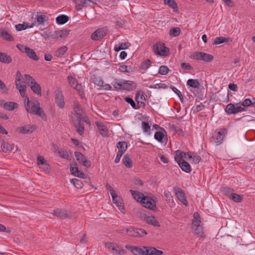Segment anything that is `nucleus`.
<instances>
[{
  "label": "nucleus",
  "mask_w": 255,
  "mask_h": 255,
  "mask_svg": "<svg viewBox=\"0 0 255 255\" xmlns=\"http://www.w3.org/2000/svg\"><path fill=\"white\" fill-rule=\"evenodd\" d=\"M24 101L26 110L28 113L38 115L44 121L46 120V115L40 107V104L37 101H30L28 97H26Z\"/></svg>",
  "instance_id": "obj_1"
},
{
  "label": "nucleus",
  "mask_w": 255,
  "mask_h": 255,
  "mask_svg": "<svg viewBox=\"0 0 255 255\" xmlns=\"http://www.w3.org/2000/svg\"><path fill=\"white\" fill-rule=\"evenodd\" d=\"M112 84L115 89L117 90H124L127 91H132L135 89L136 84L134 82L129 80H124L115 79Z\"/></svg>",
  "instance_id": "obj_2"
},
{
  "label": "nucleus",
  "mask_w": 255,
  "mask_h": 255,
  "mask_svg": "<svg viewBox=\"0 0 255 255\" xmlns=\"http://www.w3.org/2000/svg\"><path fill=\"white\" fill-rule=\"evenodd\" d=\"M47 20L48 17L41 12L33 13L31 15L30 27H33L34 26L43 25Z\"/></svg>",
  "instance_id": "obj_3"
},
{
  "label": "nucleus",
  "mask_w": 255,
  "mask_h": 255,
  "mask_svg": "<svg viewBox=\"0 0 255 255\" xmlns=\"http://www.w3.org/2000/svg\"><path fill=\"white\" fill-rule=\"evenodd\" d=\"M224 110L228 115H230L246 111V109L241 106L240 103L236 104L230 103L226 106Z\"/></svg>",
  "instance_id": "obj_4"
},
{
  "label": "nucleus",
  "mask_w": 255,
  "mask_h": 255,
  "mask_svg": "<svg viewBox=\"0 0 255 255\" xmlns=\"http://www.w3.org/2000/svg\"><path fill=\"white\" fill-rule=\"evenodd\" d=\"M152 50L157 55L161 56H166L169 53V49L165 46L164 43L157 42L152 46Z\"/></svg>",
  "instance_id": "obj_5"
},
{
  "label": "nucleus",
  "mask_w": 255,
  "mask_h": 255,
  "mask_svg": "<svg viewBox=\"0 0 255 255\" xmlns=\"http://www.w3.org/2000/svg\"><path fill=\"white\" fill-rule=\"evenodd\" d=\"M105 246L109 251L114 255H124L126 253L125 250L116 243L107 242L105 243Z\"/></svg>",
  "instance_id": "obj_6"
},
{
  "label": "nucleus",
  "mask_w": 255,
  "mask_h": 255,
  "mask_svg": "<svg viewBox=\"0 0 255 255\" xmlns=\"http://www.w3.org/2000/svg\"><path fill=\"white\" fill-rule=\"evenodd\" d=\"M25 80L29 83L31 90L37 95L41 96V88L40 86L35 81L30 75L25 74L24 75Z\"/></svg>",
  "instance_id": "obj_7"
},
{
  "label": "nucleus",
  "mask_w": 255,
  "mask_h": 255,
  "mask_svg": "<svg viewBox=\"0 0 255 255\" xmlns=\"http://www.w3.org/2000/svg\"><path fill=\"white\" fill-rule=\"evenodd\" d=\"M141 203L143 207L154 210L156 208V204L155 201L149 197L144 196L141 200Z\"/></svg>",
  "instance_id": "obj_8"
},
{
  "label": "nucleus",
  "mask_w": 255,
  "mask_h": 255,
  "mask_svg": "<svg viewBox=\"0 0 255 255\" xmlns=\"http://www.w3.org/2000/svg\"><path fill=\"white\" fill-rule=\"evenodd\" d=\"M143 255H162L163 251L158 250L154 247H142Z\"/></svg>",
  "instance_id": "obj_9"
},
{
  "label": "nucleus",
  "mask_w": 255,
  "mask_h": 255,
  "mask_svg": "<svg viewBox=\"0 0 255 255\" xmlns=\"http://www.w3.org/2000/svg\"><path fill=\"white\" fill-rule=\"evenodd\" d=\"M228 129L225 128L221 129L217 133L215 137V142L217 145L221 144L228 133Z\"/></svg>",
  "instance_id": "obj_10"
},
{
  "label": "nucleus",
  "mask_w": 255,
  "mask_h": 255,
  "mask_svg": "<svg viewBox=\"0 0 255 255\" xmlns=\"http://www.w3.org/2000/svg\"><path fill=\"white\" fill-rule=\"evenodd\" d=\"M67 80L69 84L71 87L78 91L79 92L83 90V87L81 84H79L77 80L72 76H68Z\"/></svg>",
  "instance_id": "obj_11"
},
{
  "label": "nucleus",
  "mask_w": 255,
  "mask_h": 255,
  "mask_svg": "<svg viewBox=\"0 0 255 255\" xmlns=\"http://www.w3.org/2000/svg\"><path fill=\"white\" fill-rule=\"evenodd\" d=\"M55 101L58 107L63 109L65 106L64 95L61 90H57L55 92Z\"/></svg>",
  "instance_id": "obj_12"
},
{
  "label": "nucleus",
  "mask_w": 255,
  "mask_h": 255,
  "mask_svg": "<svg viewBox=\"0 0 255 255\" xmlns=\"http://www.w3.org/2000/svg\"><path fill=\"white\" fill-rule=\"evenodd\" d=\"M75 155L76 159L79 162L84 166L86 168H89L91 166V162L86 159L85 156L79 152H75Z\"/></svg>",
  "instance_id": "obj_13"
},
{
  "label": "nucleus",
  "mask_w": 255,
  "mask_h": 255,
  "mask_svg": "<svg viewBox=\"0 0 255 255\" xmlns=\"http://www.w3.org/2000/svg\"><path fill=\"white\" fill-rule=\"evenodd\" d=\"M161 130L162 131H157L155 133L154 138L161 143L166 144L167 137L166 135V131L163 128H161Z\"/></svg>",
  "instance_id": "obj_14"
},
{
  "label": "nucleus",
  "mask_w": 255,
  "mask_h": 255,
  "mask_svg": "<svg viewBox=\"0 0 255 255\" xmlns=\"http://www.w3.org/2000/svg\"><path fill=\"white\" fill-rule=\"evenodd\" d=\"M188 152H185L180 150H177L175 151L174 159L177 162H180L183 161L189 160L188 159Z\"/></svg>",
  "instance_id": "obj_15"
},
{
  "label": "nucleus",
  "mask_w": 255,
  "mask_h": 255,
  "mask_svg": "<svg viewBox=\"0 0 255 255\" xmlns=\"http://www.w3.org/2000/svg\"><path fill=\"white\" fill-rule=\"evenodd\" d=\"M106 34V31L104 28H99L92 34L91 38L93 40H98L103 38Z\"/></svg>",
  "instance_id": "obj_16"
},
{
  "label": "nucleus",
  "mask_w": 255,
  "mask_h": 255,
  "mask_svg": "<svg viewBox=\"0 0 255 255\" xmlns=\"http://www.w3.org/2000/svg\"><path fill=\"white\" fill-rule=\"evenodd\" d=\"M174 191L175 194L176 196L178 198V199L181 201V202L187 206V201L186 199L185 194L183 191L179 188H175L174 189Z\"/></svg>",
  "instance_id": "obj_17"
},
{
  "label": "nucleus",
  "mask_w": 255,
  "mask_h": 255,
  "mask_svg": "<svg viewBox=\"0 0 255 255\" xmlns=\"http://www.w3.org/2000/svg\"><path fill=\"white\" fill-rule=\"evenodd\" d=\"M96 125L98 127L99 131L100 134L103 137H108L109 136V129H108L107 126L104 125L103 124L97 122H96Z\"/></svg>",
  "instance_id": "obj_18"
},
{
  "label": "nucleus",
  "mask_w": 255,
  "mask_h": 255,
  "mask_svg": "<svg viewBox=\"0 0 255 255\" xmlns=\"http://www.w3.org/2000/svg\"><path fill=\"white\" fill-rule=\"evenodd\" d=\"M135 100L139 106H145V98L143 92L137 91L135 93Z\"/></svg>",
  "instance_id": "obj_19"
},
{
  "label": "nucleus",
  "mask_w": 255,
  "mask_h": 255,
  "mask_svg": "<svg viewBox=\"0 0 255 255\" xmlns=\"http://www.w3.org/2000/svg\"><path fill=\"white\" fill-rule=\"evenodd\" d=\"M52 214L54 216L60 218H65L68 216L67 211L61 208L54 209Z\"/></svg>",
  "instance_id": "obj_20"
},
{
  "label": "nucleus",
  "mask_w": 255,
  "mask_h": 255,
  "mask_svg": "<svg viewBox=\"0 0 255 255\" xmlns=\"http://www.w3.org/2000/svg\"><path fill=\"white\" fill-rule=\"evenodd\" d=\"M126 248L129 250L134 255H143L142 247L127 245L126 246Z\"/></svg>",
  "instance_id": "obj_21"
},
{
  "label": "nucleus",
  "mask_w": 255,
  "mask_h": 255,
  "mask_svg": "<svg viewBox=\"0 0 255 255\" xmlns=\"http://www.w3.org/2000/svg\"><path fill=\"white\" fill-rule=\"evenodd\" d=\"M188 159H189L188 161L195 164H198L201 160L199 155L191 151L188 152Z\"/></svg>",
  "instance_id": "obj_22"
},
{
  "label": "nucleus",
  "mask_w": 255,
  "mask_h": 255,
  "mask_svg": "<svg viewBox=\"0 0 255 255\" xmlns=\"http://www.w3.org/2000/svg\"><path fill=\"white\" fill-rule=\"evenodd\" d=\"M145 222L154 227H159L160 224L156 219L155 217L152 216H146L144 218Z\"/></svg>",
  "instance_id": "obj_23"
},
{
  "label": "nucleus",
  "mask_w": 255,
  "mask_h": 255,
  "mask_svg": "<svg viewBox=\"0 0 255 255\" xmlns=\"http://www.w3.org/2000/svg\"><path fill=\"white\" fill-rule=\"evenodd\" d=\"M181 169L186 173H189L191 171L192 168L190 165L186 161H183L177 163Z\"/></svg>",
  "instance_id": "obj_24"
},
{
  "label": "nucleus",
  "mask_w": 255,
  "mask_h": 255,
  "mask_svg": "<svg viewBox=\"0 0 255 255\" xmlns=\"http://www.w3.org/2000/svg\"><path fill=\"white\" fill-rule=\"evenodd\" d=\"M93 0H80L76 5V9L79 10L84 7H87L90 3H93Z\"/></svg>",
  "instance_id": "obj_25"
},
{
  "label": "nucleus",
  "mask_w": 255,
  "mask_h": 255,
  "mask_svg": "<svg viewBox=\"0 0 255 255\" xmlns=\"http://www.w3.org/2000/svg\"><path fill=\"white\" fill-rule=\"evenodd\" d=\"M0 62L4 64H9L12 62V58L6 53L0 51Z\"/></svg>",
  "instance_id": "obj_26"
},
{
  "label": "nucleus",
  "mask_w": 255,
  "mask_h": 255,
  "mask_svg": "<svg viewBox=\"0 0 255 255\" xmlns=\"http://www.w3.org/2000/svg\"><path fill=\"white\" fill-rule=\"evenodd\" d=\"M117 148L118 149L119 153L124 154L128 148L127 143L125 141H119L117 143Z\"/></svg>",
  "instance_id": "obj_27"
},
{
  "label": "nucleus",
  "mask_w": 255,
  "mask_h": 255,
  "mask_svg": "<svg viewBox=\"0 0 255 255\" xmlns=\"http://www.w3.org/2000/svg\"><path fill=\"white\" fill-rule=\"evenodd\" d=\"M71 117L74 124H75V123H80L82 119V115L80 113V110H78V111H75L74 112L72 113Z\"/></svg>",
  "instance_id": "obj_28"
},
{
  "label": "nucleus",
  "mask_w": 255,
  "mask_h": 255,
  "mask_svg": "<svg viewBox=\"0 0 255 255\" xmlns=\"http://www.w3.org/2000/svg\"><path fill=\"white\" fill-rule=\"evenodd\" d=\"M1 148L3 152L7 153L10 152L14 148V145L8 142H3L1 145Z\"/></svg>",
  "instance_id": "obj_29"
},
{
  "label": "nucleus",
  "mask_w": 255,
  "mask_h": 255,
  "mask_svg": "<svg viewBox=\"0 0 255 255\" xmlns=\"http://www.w3.org/2000/svg\"><path fill=\"white\" fill-rule=\"evenodd\" d=\"M163 1L164 3L173 9L175 12H178L177 4L174 0H163Z\"/></svg>",
  "instance_id": "obj_30"
},
{
  "label": "nucleus",
  "mask_w": 255,
  "mask_h": 255,
  "mask_svg": "<svg viewBox=\"0 0 255 255\" xmlns=\"http://www.w3.org/2000/svg\"><path fill=\"white\" fill-rule=\"evenodd\" d=\"M25 53L27 54V56L33 60L38 61L39 60V57L37 56L34 50L29 47L27 48L26 52H25Z\"/></svg>",
  "instance_id": "obj_31"
},
{
  "label": "nucleus",
  "mask_w": 255,
  "mask_h": 255,
  "mask_svg": "<svg viewBox=\"0 0 255 255\" xmlns=\"http://www.w3.org/2000/svg\"><path fill=\"white\" fill-rule=\"evenodd\" d=\"M3 108L8 111H13L18 108V104L12 102H8L4 104Z\"/></svg>",
  "instance_id": "obj_32"
},
{
  "label": "nucleus",
  "mask_w": 255,
  "mask_h": 255,
  "mask_svg": "<svg viewBox=\"0 0 255 255\" xmlns=\"http://www.w3.org/2000/svg\"><path fill=\"white\" fill-rule=\"evenodd\" d=\"M193 231L195 235L200 236L201 238H205V235L204 234L203 228L202 227V226L194 227Z\"/></svg>",
  "instance_id": "obj_33"
},
{
  "label": "nucleus",
  "mask_w": 255,
  "mask_h": 255,
  "mask_svg": "<svg viewBox=\"0 0 255 255\" xmlns=\"http://www.w3.org/2000/svg\"><path fill=\"white\" fill-rule=\"evenodd\" d=\"M130 192H131L133 198L137 201H140L141 202V200H142V198H144V195L139 192L134 191L131 189L130 190Z\"/></svg>",
  "instance_id": "obj_34"
},
{
  "label": "nucleus",
  "mask_w": 255,
  "mask_h": 255,
  "mask_svg": "<svg viewBox=\"0 0 255 255\" xmlns=\"http://www.w3.org/2000/svg\"><path fill=\"white\" fill-rule=\"evenodd\" d=\"M69 34V31L68 30H60L59 31H55L54 35H52V36L54 37L59 36L61 38H65L67 37Z\"/></svg>",
  "instance_id": "obj_35"
},
{
  "label": "nucleus",
  "mask_w": 255,
  "mask_h": 255,
  "mask_svg": "<svg viewBox=\"0 0 255 255\" xmlns=\"http://www.w3.org/2000/svg\"><path fill=\"white\" fill-rule=\"evenodd\" d=\"M193 226H199L201 225V221L200 220L199 214L196 212L194 214L193 219L192 221Z\"/></svg>",
  "instance_id": "obj_36"
},
{
  "label": "nucleus",
  "mask_w": 255,
  "mask_h": 255,
  "mask_svg": "<svg viewBox=\"0 0 255 255\" xmlns=\"http://www.w3.org/2000/svg\"><path fill=\"white\" fill-rule=\"evenodd\" d=\"M69 19L68 16L65 15H60L57 17L56 19V22L59 24H63L66 23Z\"/></svg>",
  "instance_id": "obj_37"
},
{
  "label": "nucleus",
  "mask_w": 255,
  "mask_h": 255,
  "mask_svg": "<svg viewBox=\"0 0 255 255\" xmlns=\"http://www.w3.org/2000/svg\"><path fill=\"white\" fill-rule=\"evenodd\" d=\"M71 183L77 189H82L83 187V183L80 179H72L71 180Z\"/></svg>",
  "instance_id": "obj_38"
},
{
  "label": "nucleus",
  "mask_w": 255,
  "mask_h": 255,
  "mask_svg": "<svg viewBox=\"0 0 255 255\" xmlns=\"http://www.w3.org/2000/svg\"><path fill=\"white\" fill-rule=\"evenodd\" d=\"M202 56L201 60L206 62H211L214 59L213 55L203 52H202Z\"/></svg>",
  "instance_id": "obj_39"
},
{
  "label": "nucleus",
  "mask_w": 255,
  "mask_h": 255,
  "mask_svg": "<svg viewBox=\"0 0 255 255\" xmlns=\"http://www.w3.org/2000/svg\"><path fill=\"white\" fill-rule=\"evenodd\" d=\"M129 44L128 42H122L120 44L116 45L114 49L116 51H119L123 49H126L128 48Z\"/></svg>",
  "instance_id": "obj_40"
},
{
  "label": "nucleus",
  "mask_w": 255,
  "mask_h": 255,
  "mask_svg": "<svg viewBox=\"0 0 255 255\" xmlns=\"http://www.w3.org/2000/svg\"><path fill=\"white\" fill-rule=\"evenodd\" d=\"M122 161L124 163V164L127 167V168H131L132 167V161L131 159L127 155H125Z\"/></svg>",
  "instance_id": "obj_41"
},
{
  "label": "nucleus",
  "mask_w": 255,
  "mask_h": 255,
  "mask_svg": "<svg viewBox=\"0 0 255 255\" xmlns=\"http://www.w3.org/2000/svg\"><path fill=\"white\" fill-rule=\"evenodd\" d=\"M230 198L234 202L240 203L242 201L243 197L241 195L233 193L230 195Z\"/></svg>",
  "instance_id": "obj_42"
},
{
  "label": "nucleus",
  "mask_w": 255,
  "mask_h": 255,
  "mask_svg": "<svg viewBox=\"0 0 255 255\" xmlns=\"http://www.w3.org/2000/svg\"><path fill=\"white\" fill-rule=\"evenodd\" d=\"M67 49V47L66 46L61 47L56 52L55 56L58 57L62 56L66 52Z\"/></svg>",
  "instance_id": "obj_43"
},
{
  "label": "nucleus",
  "mask_w": 255,
  "mask_h": 255,
  "mask_svg": "<svg viewBox=\"0 0 255 255\" xmlns=\"http://www.w3.org/2000/svg\"><path fill=\"white\" fill-rule=\"evenodd\" d=\"M30 23L23 22L22 24H18L15 25V28L17 31H21L26 29L27 28H31L30 27Z\"/></svg>",
  "instance_id": "obj_44"
},
{
  "label": "nucleus",
  "mask_w": 255,
  "mask_h": 255,
  "mask_svg": "<svg viewBox=\"0 0 255 255\" xmlns=\"http://www.w3.org/2000/svg\"><path fill=\"white\" fill-rule=\"evenodd\" d=\"M136 229L137 228L133 227H129L126 228V231L128 236L136 237L137 236V234H136Z\"/></svg>",
  "instance_id": "obj_45"
},
{
  "label": "nucleus",
  "mask_w": 255,
  "mask_h": 255,
  "mask_svg": "<svg viewBox=\"0 0 255 255\" xmlns=\"http://www.w3.org/2000/svg\"><path fill=\"white\" fill-rule=\"evenodd\" d=\"M187 85L194 88H198L199 86V83L197 79H189L187 82Z\"/></svg>",
  "instance_id": "obj_46"
},
{
  "label": "nucleus",
  "mask_w": 255,
  "mask_h": 255,
  "mask_svg": "<svg viewBox=\"0 0 255 255\" xmlns=\"http://www.w3.org/2000/svg\"><path fill=\"white\" fill-rule=\"evenodd\" d=\"M0 35L2 36L4 39L10 41L13 39V37L6 31H2L0 32Z\"/></svg>",
  "instance_id": "obj_47"
},
{
  "label": "nucleus",
  "mask_w": 255,
  "mask_h": 255,
  "mask_svg": "<svg viewBox=\"0 0 255 255\" xmlns=\"http://www.w3.org/2000/svg\"><path fill=\"white\" fill-rule=\"evenodd\" d=\"M228 39L222 36L217 37L215 38L214 41L213 42V44L214 45H218L221 43H223L225 42L228 41Z\"/></svg>",
  "instance_id": "obj_48"
},
{
  "label": "nucleus",
  "mask_w": 255,
  "mask_h": 255,
  "mask_svg": "<svg viewBox=\"0 0 255 255\" xmlns=\"http://www.w3.org/2000/svg\"><path fill=\"white\" fill-rule=\"evenodd\" d=\"M113 201L115 205L118 207L119 210H122L124 209L123 204L121 201V199L120 197H118V195L115 200Z\"/></svg>",
  "instance_id": "obj_49"
},
{
  "label": "nucleus",
  "mask_w": 255,
  "mask_h": 255,
  "mask_svg": "<svg viewBox=\"0 0 255 255\" xmlns=\"http://www.w3.org/2000/svg\"><path fill=\"white\" fill-rule=\"evenodd\" d=\"M106 187L107 189L110 191L113 200H115L117 197V194L116 193L115 191L114 190L113 187L109 184H106Z\"/></svg>",
  "instance_id": "obj_50"
},
{
  "label": "nucleus",
  "mask_w": 255,
  "mask_h": 255,
  "mask_svg": "<svg viewBox=\"0 0 255 255\" xmlns=\"http://www.w3.org/2000/svg\"><path fill=\"white\" fill-rule=\"evenodd\" d=\"M202 52H195L190 56V58L197 60H201Z\"/></svg>",
  "instance_id": "obj_51"
},
{
  "label": "nucleus",
  "mask_w": 255,
  "mask_h": 255,
  "mask_svg": "<svg viewBox=\"0 0 255 255\" xmlns=\"http://www.w3.org/2000/svg\"><path fill=\"white\" fill-rule=\"evenodd\" d=\"M169 71V68L166 66L162 65L159 67L158 73L161 75H165L168 73Z\"/></svg>",
  "instance_id": "obj_52"
},
{
  "label": "nucleus",
  "mask_w": 255,
  "mask_h": 255,
  "mask_svg": "<svg viewBox=\"0 0 255 255\" xmlns=\"http://www.w3.org/2000/svg\"><path fill=\"white\" fill-rule=\"evenodd\" d=\"M241 106L243 107H249L251 105H255V102H252V101L249 99H245L242 103H241Z\"/></svg>",
  "instance_id": "obj_53"
},
{
  "label": "nucleus",
  "mask_w": 255,
  "mask_h": 255,
  "mask_svg": "<svg viewBox=\"0 0 255 255\" xmlns=\"http://www.w3.org/2000/svg\"><path fill=\"white\" fill-rule=\"evenodd\" d=\"M19 130L20 132H21L22 133L25 134L32 132V128L30 126H27L25 127H20L19 128Z\"/></svg>",
  "instance_id": "obj_54"
},
{
  "label": "nucleus",
  "mask_w": 255,
  "mask_h": 255,
  "mask_svg": "<svg viewBox=\"0 0 255 255\" xmlns=\"http://www.w3.org/2000/svg\"><path fill=\"white\" fill-rule=\"evenodd\" d=\"M172 130L174 131L175 133H177L180 136H184L185 135L184 132L183 131V129L176 126H173L172 127Z\"/></svg>",
  "instance_id": "obj_55"
},
{
  "label": "nucleus",
  "mask_w": 255,
  "mask_h": 255,
  "mask_svg": "<svg viewBox=\"0 0 255 255\" xmlns=\"http://www.w3.org/2000/svg\"><path fill=\"white\" fill-rule=\"evenodd\" d=\"M180 32V28L178 27H174L170 29L169 34L173 36H177L179 35Z\"/></svg>",
  "instance_id": "obj_56"
},
{
  "label": "nucleus",
  "mask_w": 255,
  "mask_h": 255,
  "mask_svg": "<svg viewBox=\"0 0 255 255\" xmlns=\"http://www.w3.org/2000/svg\"><path fill=\"white\" fill-rule=\"evenodd\" d=\"M75 127L77 129V130L78 132L79 133L80 135H82L84 133V126L81 125L80 123H75Z\"/></svg>",
  "instance_id": "obj_57"
},
{
  "label": "nucleus",
  "mask_w": 255,
  "mask_h": 255,
  "mask_svg": "<svg viewBox=\"0 0 255 255\" xmlns=\"http://www.w3.org/2000/svg\"><path fill=\"white\" fill-rule=\"evenodd\" d=\"M150 64V60L149 59H146L141 64L140 68L142 69L146 70L149 68Z\"/></svg>",
  "instance_id": "obj_58"
},
{
  "label": "nucleus",
  "mask_w": 255,
  "mask_h": 255,
  "mask_svg": "<svg viewBox=\"0 0 255 255\" xmlns=\"http://www.w3.org/2000/svg\"><path fill=\"white\" fill-rule=\"evenodd\" d=\"M136 234H137L136 237H142L147 235V232L143 229L137 228Z\"/></svg>",
  "instance_id": "obj_59"
},
{
  "label": "nucleus",
  "mask_w": 255,
  "mask_h": 255,
  "mask_svg": "<svg viewBox=\"0 0 255 255\" xmlns=\"http://www.w3.org/2000/svg\"><path fill=\"white\" fill-rule=\"evenodd\" d=\"M141 127L144 132H149L150 129V126L149 124L144 121L142 122Z\"/></svg>",
  "instance_id": "obj_60"
},
{
  "label": "nucleus",
  "mask_w": 255,
  "mask_h": 255,
  "mask_svg": "<svg viewBox=\"0 0 255 255\" xmlns=\"http://www.w3.org/2000/svg\"><path fill=\"white\" fill-rule=\"evenodd\" d=\"M57 152L61 158L67 159L69 158V155L66 150H58Z\"/></svg>",
  "instance_id": "obj_61"
},
{
  "label": "nucleus",
  "mask_w": 255,
  "mask_h": 255,
  "mask_svg": "<svg viewBox=\"0 0 255 255\" xmlns=\"http://www.w3.org/2000/svg\"><path fill=\"white\" fill-rule=\"evenodd\" d=\"M39 167L42 171L44 172H48L50 170V165L47 161L43 164L40 165Z\"/></svg>",
  "instance_id": "obj_62"
},
{
  "label": "nucleus",
  "mask_w": 255,
  "mask_h": 255,
  "mask_svg": "<svg viewBox=\"0 0 255 255\" xmlns=\"http://www.w3.org/2000/svg\"><path fill=\"white\" fill-rule=\"evenodd\" d=\"M119 70L123 73H129L130 72V68L126 65H122L119 66Z\"/></svg>",
  "instance_id": "obj_63"
},
{
  "label": "nucleus",
  "mask_w": 255,
  "mask_h": 255,
  "mask_svg": "<svg viewBox=\"0 0 255 255\" xmlns=\"http://www.w3.org/2000/svg\"><path fill=\"white\" fill-rule=\"evenodd\" d=\"M94 83L98 87V89L99 90H101V87L103 84H104L103 80L100 78H96L94 81Z\"/></svg>",
  "instance_id": "obj_64"
}]
</instances>
